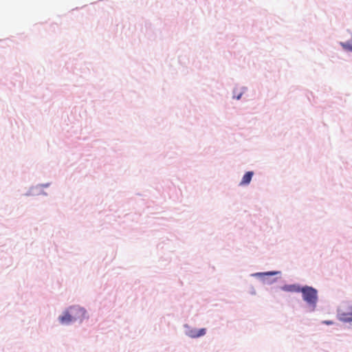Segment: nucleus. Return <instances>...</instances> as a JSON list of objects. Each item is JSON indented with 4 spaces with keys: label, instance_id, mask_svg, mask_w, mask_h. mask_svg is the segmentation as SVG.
Instances as JSON below:
<instances>
[{
    "label": "nucleus",
    "instance_id": "1",
    "mask_svg": "<svg viewBox=\"0 0 352 352\" xmlns=\"http://www.w3.org/2000/svg\"><path fill=\"white\" fill-rule=\"evenodd\" d=\"M300 292L303 300L314 309L318 302V291L312 287L305 286L302 287Z\"/></svg>",
    "mask_w": 352,
    "mask_h": 352
},
{
    "label": "nucleus",
    "instance_id": "2",
    "mask_svg": "<svg viewBox=\"0 0 352 352\" xmlns=\"http://www.w3.org/2000/svg\"><path fill=\"white\" fill-rule=\"evenodd\" d=\"M67 310L76 321L81 320L85 317V310L78 306L70 307Z\"/></svg>",
    "mask_w": 352,
    "mask_h": 352
},
{
    "label": "nucleus",
    "instance_id": "3",
    "mask_svg": "<svg viewBox=\"0 0 352 352\" xmlns=\"http://www.w3.org/2000/svg\"><path fill=\"white\" fill-rule=\"evenodd\" d=\"M60 322L63 324H67L72 322L76 321L73 319V317L71 316L70 312L67 310L64 312L63 315L59 317Z\"/></svg>",
    "mask_w": 352,
    "mask_h": 352
},
{
    "label": "nucleus",
    "instance_id": "4",
    "mask_svg": "<svg viewBox=\"0 0 352 352\" xmlns=\"http://www.w3.org/2000/svg\"><path fill=\"white\" fill-rule=\"evenodd\" d=\"M206 334V329H191L188 331V336L192 338H199Z\"/></svg>",
    "mask_w": 352,
    "mask_h": 352
},
{
    "label": "nucleus",
    "instance_id": "5",
    "mask_svg": "<svg viewBox=\"0 0 352 352\" xmlns=\"http://www.w3.org/2000/svg\"><path fill=\"white\" fill-rule=\"evenodd\" d=\"M254 175V173L252 171H248L247 172L243 177L240 185L241 186H245L250 183L252 177Z\"/></svg>",
    "mask_w": 352,
    "mask_h": 352
},
{
    "label": "nucleus",
    "instance_id": "6",
    "mask_svg": "<svg viewBox=\"0 0 352 352\" xmlns=\"http://www.w3.org/2000/svg\"><path fill=\"white\" fill-rule=\"evenodd\" d=\"M302 287L296 285H285L283 287V289L287 292H300V289Z\"/></svg>",
    "mask_w": 352,
    "mask_h": 352
},
{
    "label": "nucleus",
    "instance_id": "7",
    "mask_svg": "<svg viewBox=\"0 0 352 352\" xmlns=\"http://www.w3.org/2000/svg\"><path fill=\"white\" fill-rule=\"evenodd\" d=\"M352 318V311L349 313H344L341 315L340 320L344 322H351L352 320H348L349 318Z\"/></svg>",
    "mask_w": 352,
    "mask_h": 352
},
{
    "label": "nucleus",
    "instance_id": "8",
    "mask_svg": "<svg viewBox=\"0 0 352 352\" xmlns=\"http://www.w3.org/2000/svg\"><path fill=\"white\" fill-rule=\"evenodd\" d=\"M322 322L326 324H333L332 321H329V320H325V321H323Z\"/></svg>",
    "mask_w": 352,
    "mask_h": 352
},
{
    "label": "nucleus",
    "instance_id": "9",
    "mask_svg": "<svg viewBox=\"0 0 352 352\" xmlns=\"http://www.w3.org/2000/svg\"><path fill=\"white\" fill-rule=\"evenodd\" d=\"M242 94H239L237 96H236V100H239L241 97Z\"/></svg>",
    "mask_w": 352,
    "mask_h": 352
},
{
    "label": "nucleus",
    "instance_id": "10",
    "mask_svg": "<svg viewBox=\"0 0 352 352\" xmlns=\"http://www.w3.org/2000/svg\"><path fill=\"white\" fill-rule=\"evenodd\" d=\"M276 274V272H267L265 274H267V275H272V274Z\"/></svg>",
    "mask_w": 352,
    "mask_h": 352
},
{
    "label": "nucleus",
    "instance_id": "11",
    "mask_svg": "<svg viewBox=\"0 0 352 352\" xmlns=\"http://www.w3.org/2000/svg\"><path fill=\"white\" fill-rule=\"evenodd\" d=\"M348 320H352V318H349Z\"/></svg>",
    "mask_w": 352,
    "mask_h": 352
}]
</instances>
